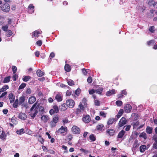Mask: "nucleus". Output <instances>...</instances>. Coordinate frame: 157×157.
Segmentation results:
<instances>
[{
  "label": "nucleus",
  "instance_id": "3c124183",
  "mask_svg": "<svg viewBox=\"0 0 157 157\" xmlns=\"http://www.w3.org/2000/svg\"><path fill=\"white\" fill-rule=\"evenodd\" d=\"M8 28V25H6L5 26H2V29L5 31H7Z\"/></svg>",
  "mask_w": 157,
  "mask_h": 157
},
{
  "label": "nucleus",
  "instance_id": "5fc2aeb1",
  "mask_svg": "<svg viewBox=\"0 0 157 157\" xmlns=\"http://www.w3.org/2000/svg\"><path fill=\"white\" fill-rule=\"evenodd\" d=\"M12 69L13 74H15L16 72L17 68L16 66H13L12 67Z\"/></svg>",
  "mask_w": 157,
  "mask_h": 157
},
{
  "label": "nucleus",
  "instance_id": "473e14b6",
  "mask_svg": "<svg viewBox=\"0 0 157 157\" xmlns=\"http://www.w3.org/2000/svg\"><path fill=\"white\" fill-rule=\"evenodd\" d=\"M146 149V146L145 145H142L140 147V151L141 152H144Z\"/></svg>",
  "mask_w": 157,
  "mask_h": 157
},
{
  "label": "nucleus",
  "instance_id": "7c9ffc66",
  "mask_svg": "<svg viewBox=\"0 0 157 157\" xmlns=\"http://www.w3.org/2000/svg\"><path fill=\"white\" fill-rule=\"evenodd\" d=\"M31 78V77L29 76H26L23 77L22 78L23 80L25 82L28 81Z\"/></svg>",
  "mask_w": 157,
  "mask_h": 157
},
{
  "label": "nucleus",
  "instance_id": "c756f323",
  "mask_svg": "<svg viewBox=\"0 0 157 157\" xmlns=\"http://www.w3.org/2000/svg\"><path fill=\"white\" fill-rule=\"evenodd\" d=\"M107 132L110 136H112L114 134L115 131L113 129H108L107 131Z\"/></svg>",
  "mask_w": 157,
  "mask_h": 157
},
{
  "label": "nucleus",
  "instance_id": "e2e57ef3",
  "mask_svg": "<svg viewBox=\"0 0 157 157\" xmlns=\"http://www.w3.org/2000/svg\"><path fill=\"white\" fill-rule=\"evenodd\" d=\"M155 43V41L153 40H151L148 41L147 43V44L148 45H150L151 44H153Z\"/></svg>",
  "mask_w": 157,
  "mask_h": 157
},
{
  "label": "nucleus",
  "instance_id": "20e7f679",
  "mask_svg": "<svg viewBox=\"0 0 157 157\" xmlns=\"http://www.w3.org/2000/svg\"><path fill=\"white\" fill-rule=\"evenodd\" d=\"M66 104L67 106L69 108H73L75 104L74 101L72 99H68L67 100Z\"/></svg>",
  "mask_w": 157,
  "mask_h": 157
},
{
  "label": "nucleus",
  "instance_id": "a19ab883",
  "mask_svg": "<svg viewBox=\"0 0 157 157\" xmlns=\"http://www.w3.org/2000/svg\"><path fill=\"white\" fill-rule=\"evenodd\" d=\"M52 109L55 112V113H57L59 112V109L58 106L56 105H54Z\"/></svg>",
  "mask_w": 157,
  "mask_h": 157
},
{
  "label": "nucleus",
  "instance_id": "f257e3e1",
  "mask_svg": "<svg viewBox=\"0 0 157 157\" xmlns=\"http://www.w3.org/2000/svg\"><path fill=\"white\" fill-rule=\"evenodd\" d=\"M30 111L32 112L30 113V116L33 118H34L38 112V108L37 102H35L30 109Z\"/></svg>",
  "mask_w": 157,
  "mask_h": 157
},
{
  "label": "nucleus",
  "instance_id": "f03ea898",
  "mask_svg": "<svg viewBox=\"0 0 157 157\" xmlns=\"http://www.w3.org/2000/svg\"><path fill=\"white\" fill-rule=\"evenodd\" d=\"M84 107L82 105V103H80L78 105V108L76 110V113L78 116H81L83 113L84 110Z\"/></svg>",
  "mask_w": 157,
  "mask_h": 157
},
{
  "label": "nucleus",
  "instance_id": "4d7b16f0",
  "mask_svg": "<svg viewBox=\"0 0 157 157\" xmlns=\"http://www.w3.org/2000/svg\"><path fill=\"white\" fill-rule=\"evenodd\" d=\"M38 108L39 111L41 113H43L44 111V108L42 106H40Z\"/></svg>",
  "mask_w": 157,
  "mask_h": 157
},
{
  "label": "nucleus",
  "instance_id": "603ef678",
  "mask_svg": "<svg viewBox=\"0 0 157 157\" xmlns=\"http://www.w3.org/2000/svg\"><path fill=\"white\" fill-rule=\"evenodd\" d=\"M31 92L32 90L30 88H27L26 91V94H30L31 93Z\"/></svg>",
  "mask_w": 157,
  "mask_h": 157
},
{
  "label": "nucleus",
  "instance_id": "f704fd0d",
  "mask_svg": "<svg viewBox=\"0 0 157 157\" xmlns=\"http://www.w3.org/2000/svg\"><path fill=\"white\" fill-rule=\"evenodd\" d=\"M8 88L9 86L8 85H6L3 86L2 88L0 89V93H1V92H3L5 91Z\"/></svg>",
  "mask_w": 157,
  "mask_h": 157
},
{
  "label": "nucleus",
  "instance_id": "13d9d810",
  "mask_svg": "<svg viewBox=\"0 0 157 157\" xmlns=\"http://www.w3.org/2000/svg\"><path fill=\"white\" fill-rule=\"evenodd\" d=\"M50 124L52 127H53L56 126V123L52 121L50 122Z\"/></svg>",
  "mask_w": 157,
  "mask_h": 157
},
{
  "label": "nucleus",
  "instance_id": "1a4fd4ad",
  "mask_svg": "<svg viewBox=\"0 0 157 157\" xmlns=\"http://www.w3.org/2000/svg\"><path fill=\"white\" fill-rule=\"evenodd\" d=\"M124 109V112L127 113H128L130 112L132 109V107L130 104H127L125 106Z\"/></svg>",
  "mask_w": 157,
  "mask_h": 157
},
{
  "label": "nucleus",
  "instance_id": "4be33fe9",
  "mask_svg": "<svg viewBox=\"0 0 157 157\" xmlns=\"http://www.w3.org/2000/svg\"><path fill=\"white\" fill-rule=\"evenodd\" d=\"M125 132L124 130H122L120 131L117 135V138H121L124 135Z\"/></svg>",
  "mask_w": 157,
  "mask_h": 157
},
{
  "label": "nucleus",
  "instance_id": "6e6552de",
  "mask_svg": "<svg viewBox=\"0 0 157 157\" xmlns=\"http://www.w3.org/2000/svg\"><path fill=\"white\" fill-rule=\"evenodd\" d=\"M126 119L124 117H122L119 121L118 123L119 126L120 127L123 126L126 124Z\"/></svg>",
  "mask_w": 157,
  "mask_h": 157
},
{
  "label": "nucleus",
  "instance_id": "2eb2a0df",
  "mask_svg": "<svg viewBox=\"0 0 157 157\" xmlns=\"http://www.w3.org/2000/svg\"><path fill=\"white\" fill-rule=\"evenodd\" d=\"M67 106L66 104L63 103L59 106V109L61 111H64L67 109Z\"/></svg>",
  "mask_w": 157,
  "mask_h": 157
},
{
  "label": "nucleus",
  "instance_id": "a878e982",
  "mask_svg": "<svg viewBox=\"0 0 157 157\" xmlns=\"http://www.w3.org/2000/svg\"><path fill=\"white\" fill-rule=\"evenodd\" d=\"M64 69L67 72H69L71 71V67L69 64H67L65 65Z\"/></svg>",
  "mask_w": 157,
  "mask_h": 157
},
{
  "label": "nucleus",
  "instance_id": "de8ad7c7",
  "mask_svg": "<svg viewBox=\"0 0 157 157\" xmlns=\"http://www.w3.org/2000/svg\"><path fill=\"white\" fill-rule=\"evenodd\" d=\"M26 84L25 83H23L19 86V90L22 89L24 88L26 86Z\"/></svg>",
  "mask_w": 157,
  "mask_h": 157
},
{
  "label": "nucleus",
  "instance_id": "0eeeda50",
  "mask_svg": "<svg viewBox=\"0 0 157 157\" xmlns=\"http://www.w3.org/2000/svg\"><path fill=\"white\" fill-rule=\"evenodd\" d=\"M42 31L41 30H36L33 33L32 37L34 38H37L39 36V34H41Z\"/></svg>",
  "mask_w": 157,
  "mask_h": 157
},
{
  "label": "nucleus",
  "instance_id": "4c0bfd02",
  "mask_svg": "<svg viewBox=\"0 0 157 157\" xmlns=\"http://www.w3.org/2000/svg\"><path fill=\"white\" fill-rule=\"evenodd\" d=\"M68 84L70 86H72L73 85H74V82L71 79H69L68 80H67V81Z\"/></svg>",
  "mask_w": 157,
  "mask_h": 157
},
{
  "label": "nucleus",
  "instance_id": "bb28decb",
  "mask_svg": "<svg viewBox=\"0 0 157 157\" xmlns=\"http://www.w3.org/2000/svg\"><path fill=\"white\" fill-rule=\"evenodd\" d=\"M139 122L137 121L136 122L133 123V128L134 129H138Z\"/></svg>",
  "mask_w": 157,
  "mask_h": 157
},
{
  "label": "nucleus",
  "instance_id": "69168bd1",
  "mask_svg": "<svg viewBox=\"0 0 157 157\" xmlns=\"http://www.w3.org/2000/svg\"><path fill=\"white\" fill-rule=\"evenodd\" d=\"M18 76L16 74H14L12 77L14 81L16 80Z\"/></svg>",
  "mask_w": 157,
  "mask_h": 157
},
{
  "label": "nucleus",
  "instance_id": "b1692460",
  "mask_svg": "<svg viewBox=\"0 0 157 157\" xmlns=\"http://www.w3.org/2000/svg\"><path fill=\"white\" fill-rule=\"evenodd\" d=\"M41 120L44 122H46L49 120V117L48 116L45 115H43L41 117Z\"/></svg>",
  "mask_w": 157,
  "mask_h": 157
},
{
  "label": "nucleus",
  "instance_id": "58836bf2",
  "mask_svg": "<svg viewBox=\"0 0 157 157\" xmlns=\"http://www.w3.org/2000/svg\"><path fill=\"white\" fill-rule=\"evenodd\" d=\"M89 69H86L85 68L82 69L83 74L85 75H87V74L89 72Z\"/></svg>",
  "mask_w": 157,
  "mask_h": 157
},
{
  "label": "nucleus",
  "instance_id": "a18cd8bd",
  "mask_svg": "<svg viewBox=\"0 0 157 157\" xmlns=\"http://www.w3.org/2000/svg\"><path fill=\"white\" fill-rule=\"evenodd\" d=\"M13 34V32L11 30H9L6 34V35L8 37L11 36Z\"/></svg>",
  "mask_w": 157,
  "mask_h": 157
},
{
  "label": "nucleus",
  "instance_id": "4468645a",
  "mask_svg": "<svg viewBox=\"0 0 157 157\" xmlns=\"http://www.w3.org/2000/svg\"><path fill=\"white\" fill-rule=\"evenodd\" d=\"M127 94V92L125 90H123L121 91L120 94H119L117 95V97L119 98H123L124 97V95H126Z\"/></svg>",
  "mask_w": 157,
  "mask_h": 157
},
{
  "label": "nucleus",
  "instance_id": "2f4dec72",
  "mask_svg": "<svg viewBox=\"0 0 157 157\" xmlns=\"http://www.w3.org/2000/svg\"><path fill=\"white\" fill-rule=\"evenodd\" d=\"M103 127L104 125L102 124H100L97 126L96 129L98 131H102Z\"/></svg>",
  "mask_w": 157,
  "mask_h": 157
},
{
  "label": "nucleus",
  "instance_id": "f8f14e48",
  "mask_svg": "<svg viewBox=\"0 0 157 157\" xmlns=\"http://www.w3.org/2000/svg\"><path fill=\"white\" fill-rule=\"evenodd\" d=\"M90 118L89 115H86L82 118V121L85 123H88L90 121Z\"/></svg>",
  "mask_w": 157,
  "mask_h": 157
},
{
  "label": "nucleus",
  "instance_id": "bf43d9fd",
  "mask_svg": "<svg viewBox=\"0 0 157 157\" xmlns=\"http://www.w3.org/2000/svg\"><path fill=\"white\" fill-rule=\"evenodd\" d=\"M80 92V89H77L75 92V94L77 95H78L79 94Z\"/></svg>",
  "mask_w": 157,
  "mask_h": 157
},
{
  "label": "nucleus",
  "instance_id": "ddd939ff",
  "mask_svg": "<svg viewBox=\"0 0 157 157\" xmlns=\"http://www.w3.org/2000/svg\"><path fill=\"white\" fill-rule=\"evenodd\" d=\"M117 90L114 89H112V90H109V91H107L106 93V95L107 96H109L111 95L115 94L116 93Z\"/></svg>",
  "mask_w": 157,
  "mask_h": 157
},
{
  "label": "nucleus",
  "instance_id": "423d86ee",
  "mask_svg": "<svg viewBox=\"0 0 157 157\" xmlns=\"http://www.w3.org/2000/svg\"><path fill=\"white\" fill-rule=\"evenodd\" d=\"M71 129L73 132L74 134H79L80 132V128L76 126H73Z\"/></svg>",
  "mask_w": 157,
  "mask_h": 157
},
{
  "label": "nucleus",
  "instance_id": "5701e85b",
  "mask_svg": "<svg viewBox=\"0 0 157 157\" xmlns=\"http://www.w3.org/2000/svg\"><path fill=\"white\" fill-rule=\"evenodd\" d=\"M25 98L24 96H22L19 98V104L20 105L24 102L25 100Z\"/></svg>",
  "mask_w": 157,
  "mask_h": 157
},
{
  "label": "nucleus",
  "instance_id": "0e129e2a",
  "mask_svg": "<svg viewBox=\"0 0 157 157\" xmlns=\"http://www.w3.org/2000/svg\"><path fill=\"white\" fill-rule=\"evenodd\" d=\"M100 115L103 116L104 117H105L106 116V114L102 111H101L100 112Z\"/></svg>",
  "mask_w": 157,
  "mask_h": 157
},
{
  "label": "nucleus",
  "instance_id": "39448f33",
  "mask_svg": "<svg viewBox=\"0 0 157 157\" xmlns=\"http://www.w3.org/2000/svg\"><path fill=\"white\" fill-rule=\"evenodd\" d=\"M67 131V127H66L62 126L57 131L56 133L57 134H60L66 132Z\"/></svg>",
  "mask_w": 157,
  "mask_h": 157
},
{
  "label": "nucleus",
  "instance_id": "ea45409f",
  "mask_svg": "<svg viewBox=\"0 0 157 157\" xmlns=\"http://www.w3.org/2000/svg\"><path fill=\"white\" fill-rule=\"evenodd\" d=\"M19 104L18 100L16 99L13 105V107L14 108H17V107L18 105Z\"/></svg>",
  "mask_w": 157,
  "mask_h": 157
},
{
  "label": "nucleus",
  "instance_id": "052dcab7",
  "mask_svg": "<svg viewBox=\"0 0 157 157\" xmlns=\"http://www.w3.org/2000/svg\"><path fill=\"white\" fill-rule=\"evenodd\" d=\"M87 81L89 83H91L92 82V78L90 76L88 77L87 79Z\"/></svg>",
  "mask_w": 157,
  "mask_h": 157
},
{
  "label": "nucleus",
  "instance_id": "9d476101",
  "mask_svg": "<svg viewBox=\"0 0 157 157\" xmlns=\"http://www.w3.org/2000/svg\"><path fill=\"white\" fill-rule=\"evenodd\" d=\"M34 6L33 4H29L28 8V13L31 14L33 13L34 10Z\"/></svg>",
  "mask_w": 157,
  "mask_h": 157
},
{
  "label": "nucleus",
  "instance_id": "72a5a7b5",
  "mask_svg": "<svg viewBox=\"0 0 157 157\" xmlns=\"http://www.w3.org/2000/svg\"><path fill=\"white\" fill-rule=\"evenodd\" d=\"M11 122L14 124L16 125L17 123V121L16 120V118L15 117H13L11 119Z\"/></svg>",
  "mask_w": 157,
  "mask_h": 157
},
{
  "label": "nucleus",
  "instance_id": "6ab92c4d",
  "mask_svg": "<svg viewBox=\"0 0 157 157\" xmlns=\"http://www.w3.org/2000/svg\"><path fill=\"white\" fill-rule=\"evenodd\" d=\"M36 99L35 97L31 96L29 98L28 102L30 104H32L36 101Z\"/></svg>",
  "mask_w": 157,
  "mask_h": 157
},
{
  "label": "nucleus",
  "instance_id": "774afa93",
  "mask_svg": "<svg viewBox=\"0 0 157 157\" xmlns=\"http://www.w3.org/2000/svg\"><path fill=\"white\" fill-rule=\"evenodd\" d=\"M36 44L39 46H41L42 44V41L40 40L37 41L36 42Z\"/></svg>",
  "mask_w": 157,
  "mask_h": 157
},
{
  "label": "nucleus",
  "instance_id": "c03bdc74",
  "mask_svg": "<svg viewBox=\"0 0 157 157\" xmlns=\"http://www.w3.org/2000/svg\"><path fill=\"white\" fill-rule=\"evenodd\" d=\"M139 136L140 137H143L145 139H146L147 137V135L145 132H142L140 134Z\"/></svg>",
  "mask_w": 157,
  "mask_h": 157
},
{
  "label": "nucleus",
  "instance_id": "cd10ccee",
  "mask_svg": "<svg viewBox=\"0 0 157 157\" xmlns=\"http://www.w3.org/2000/svg\"><path fill=\"white\" fill-rule=\"evenodd\" d=\"M44 73L40 70H38L36 71V74L38 77H41L44 74Z\"/></svg>",
  "mask_w": 157,
  "mask_h": 157
},
{
  "label": "nucleus",
  "instance_id": "aec40b11",
  "mask_svg": "<svg viewBox=\"0 0 157 157\" xmlns=\"http://www.w3.org/2000/svg\"><path fill=\"white\" fill-rule=\"evenodd\" d=\"M9 99L10 100V103H13L14 101L15 97L14 95L10 93L9 95Z\"/></svg>",
  "mask_w": 157,
  "mask_h": 157
},
{
  "label": "nucleus",
  "instance_id": "8fccbe9b",
  "mask_svg": "<svg viewBox=\"0 0 157 157\" xmlns=\"http://www.w3.org/2000/svg\"><path fill=\"white\" fill-rule=\"evenodd\" d=\"M132 117H134V119L136 120L139 118V117L138 114L136 113H133L132 115Z\"/></svg>",
  "mask_w": 157,
  "mask_h": 157
},
{
  "label": "nucleus",
  "instance_id": "c85d7f7f",
  "mask_svg": "<svg viewBox=\"0 0 157 157\" xmlns=\"http://www.w3.org/2000/svg\"><path fill=\"white\" fill-rule=\"evenodd\" d=\"M86 101L87 100L85 98H84L82 99V102L80 103H82V105L83 106H84V108L86 107L87 105Z\"/></svg>",
  "mask_w": 157,
  "mask_h": 157
},
{
  "label": "nucleus",
  "instance_id": "dca6fc26",
  "mask_svg": "<svg viewBox=\"0 0 157 157\" xmlns=\"http://www.w3.org/2000/svg\"><path fill=\"white\" fill-rule=\"evenodd\" d=\"M5 136V134L2 128L0 127V138L4 139Z\"/></svg>",
  "mask_w": 157,
  "mask_h": 157
},
{
  "label": "nucleus",
  "instance_id": "09e8293b",
  "mask_svg": "<svg viewBox=\"0 0 157 157\" xmlns=\"http://www.w3.org/2000/svg\"><path fill=\"white\" fill-rule=\"evenodd\" d=\"M116 104L118 106H120L122 105L123 103L121 101H117L116 102Z\"/></svg>",
  "mask_w": 157,
  "mask_h": 157
},
{
  "label": "nucleus",
  "instance_id": "e433bc0d",
  "mask_svg": "<svg viewBox=\"0 0 157 157\" xmlns=\"http://www.w3.org/2000/svg\"><path fill=\"white\" fill-rule=\"evenodd\" d=\"M10 76H8L5 78L3 80V82L4 83H6L10 82Z\"/></svg>",
  "mask_w": 157,
  "mask_h": 157
},
{
  "label": "nucleus",
  "instance_id": "7ed1b4c3",
  "mask_svg": "<svg viewBox=\"0 0 157 157\" xmlns=\"http://www.w3.org/2000/svg\"><path fill=\"white\" fill-rule=\"evenodd\" d=\"M0 7L2 11L5 12H8L10 10V6L8 3H5L1 5Z\"/></svg>",
  "mask_w": 157,
  "mask_h": 157
},
{
  "label": "nucleus",
  "instance_id": "49530a36",
  "mask_svg": "<svg viewBox=\"0 0 157 157\" xmlns=\"http://www.w3.org/2000/svg\"><path fill=\"white\" fill-rule=\"evenodd\" d=\"M59 120V117L57 116H56L54 117L52 119V121L56 123Z\"/></svg>",
  "mask_w": 157,
  "mask_h": 157
},
{
  "label": "nucleus",
  "instance_id": "680f3d73",
  "mask_svg": "<svg viewBox=\"0 0 157 157\" xmlns=\"http://www.w3.org/2000/svg\"><path fill=\"white\" fill-rule=\"evenodd\" d=\"M89 93L90 94H93L94 93L96 92V90H95L94 89H92L90 90H89Z\"/></svg>",
  "mask_w": 157,
  "mask_h": 157
},
{
  "label": "nucleus",
  "instance_id": "338daca9",
  "mask_svg": "<svg viewBox=\"0 0 157 157\" xmlns=\"http://www.w3.org/2000/svg\"><path fill=\"white\" fill-rule=\"evenodd\" d=\"M55 56V54L53 52H52L50 54V56H49V58L50 59H51V58H53Z\"/></svg>",
  "mask_w": 157,
  "mask_h": 157
},
{
  "label": "nucleus",
  "instance_id": "37998d69",
  "mask_svg": "<svg viewBox=\"0 0 157 157\" xmlns=\"http://www.w3.org/2000/svg\"><path fill=\"white\" fill-rule=\"evenodd\" d=\"M89 138L92 141H94L96 140V137L93 134L89 136Z\"/></svg>",
  "mask_w": 157,
  "mask_h": 157
},
{
  "label": "nucleus",
  "instance_id": "864d4df0",
  "mask_svg": "<svg viewBox=\"0 0 157 157\" xmlns=\"http://www.w3.org/2000/svg\"><path fill=\"white\" fill-rule=\"evenodd\" d=\"M131 127L130 125H128L125 126L124 127V128H125V130L126 131H128Z\"/></svg>",
  "mask_w": 157,
  "mask_h": 157
},
{
  "label": "nucleus",
  "instance_id": "a211bd4d",
  "mask_svg": "<svg viewBox=\"0 0 157 157\" xmlns=\"http://www.w3.org/2000/svg\"><path fill=\"white\" fill-rule=\"evenodd\" d=\"M93 97L94 99V103L95 105L96 106H99L100 105V102L97 99L96 96L95 94H93Z\"/></svg>",
  "mask_w": 157,
  "mask_h": 157
},
{
  "label": "nucleus",
  "instance_id": "79ce46f5",
  "mask_svg": "<svg viewBox=\"0 0 157 157\" xmlns=\"http://www.w3.org/2000/svg\"><path fill=\"white\" fill-rule=\"evenodd\" d=\"M24 130L23 128H21L19 130H17L16 131V133L18 134L21 135L24 133Z\"/></svg>",
  "mask_w": 157,
  "mask_h": 157
},
{
  "label": "nucleus",
  "instance_id": "f3484780",
  "mask_svg": "<svg viewBox=\"0 0 157 157\" xmlns=\"http://www.w3.org/2000/svg\"><path fill=\"white\" fill-rule=\"evenodd\" d=\"M62 95L61 94L58 93L56 95L55 98L58 101H61L62 100Z\"/></svg>",
  "mask_w": 157,
  "mask_h": 157
},
{
  "label": "nucleus",
  "instance_id": "c9c22d12",
  "mask_svg": "<svg viewBox=\"0 0 157 157\" xmlns=\"http://www.w3.org/2000/svg\"><path fill=\"white\" fill-rule=\"evenodd\" d=\"M115 121L114 118H110L107 122V124L109 125L112 124Z\"/></svg>",
  "mask_w": 157,
  "mask_h": 157
},
{
  "label": "nucleus",
  "instance_id": "9b49d317",
  "mask_svg": "<svg viewBox=\"0 0 157 157\" xmlns=\"http://www.w3.org/2000/svg\"><path fill=\"white\" fill-rule=\"evenodd\" d=\"M18 117L19 119L22 120H25L27 117L25 113H23L22 112L20 113L18 115Z\"/></svg>",
  "mask_w": 157,
  "mask_h": 157
},
{
  "label": "nucleus",
  "instance_id": "6e6d98bb",
  "mask_svg": "<svg viewBox=\"0 0 157 157\" xmlns=\"http://www.w3.org/2000/svg\"><path fill=\"white\" fill-rule=\"evenodd\" d=\"M149 31L151 33H154L155 31V27L154 26H151L149 29Z\"/></svg>",
  "mask_w": 157,
  "mask_h": 157
},
{
  "label": "nucleus",
  "instance_id": "412c9836",
  "mask_svg": "<svg viewBox=\"0 0 157 157\" xmlns=\"http://www.w3.org/2000/svg\"><path fill=\"white\" fill-rule=\"evenodd\" d=\"M103 88L102 87H99L98 88L95 90L96 92L98 94L101 95L103 90Z\"/></svg>",
  "mask_w": 157,
  "mask_h": 157
},
{
  "label": "nucleus",
  "instance_id": "393cba45",
  "mask_svg": "<svg viewBox=\"0 0 157 157\" xmlns=\"http://www.w3.org/2000/svg\"><path fill=\"white\" fill-rule=\"evenodd\" d=\"M153 128H152L149 126H147L146 129V132L148 134L152 133Z\"/></svg>",
  "mask_w": 157,
  "mask_h": 157
}]
</instances>
